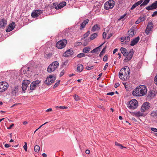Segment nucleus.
I'll return each mask as SVG.
<instances>
[{"label": "nucleus", "instance_id": "obj_1", "mask_svg": "<svg viewBox=\"0 0 157 157\" xmlns=\"http://www.w3.org/2000/svg\"><path fill=\"white\" fill-rule=\"evenodd\" d=\"M147 89L144 85H140L132 91V94L136 96H142L144 95L147 93Z\"/></svg>", "mask_w": 157, "mask_h": 157}, {"label": "nucleus", "instance_id": "obj_2", "mask_svg": "<svg viewBox=\"0 0 157 157\" xmlns=\"http://www.w3.org/2000/svg\"><path fill=\"white\" fill-rule=\"evenodd\" d=\"M130 70L128 66H125L120 71L119 74V77L120 79L123 80H125L129 78Z\"/></svg>", "mask_w": 157, "mask_h": 157}, {"label": "nucleus", "instance_id": "obj_3", "mask_svg": "<svg viewBox=\"0 0 157 157\" xmlns=\"http://www.w3.org/2000/svg\"><path fill=\"white\" fill-rule=\"evenodd\" d=\"M138 105V102L135 99H132L127 103V106L130 109H136Z\"/></svg>", "mask_w": 157, "mask_h": 157}, {"label": "nucleus", "instance_id": "obj_4", "mask_svg": "<svg viewBox=\"0 0 157 157\" xmlns=\"http://www.w3.org/2000/svg\"><path fill=\"white\" fill-rule=\"evenodd\" d=\"M59 63L57 61H55L51 64L48 67L47 71L49 73L53 72L58 67Z\"/></svg>", "mask_w": 157, "mask_h": 157}, {"label": "nucleus", "instance_id": "obj_5", "mask_svg": "<svg viewBox=\"0 0 157 157\" xmlns=\"http://www.w3.org/2000/svg\"><path fill=\"white\" fill-rule=\"evenodd\" d=\"M32 71V69L31 68L27 66H25L22 68L21 73L22 74H24L25 76L28 77L30 75V74Z\"/></svg>", "mask_w": 157, "mask_h": 157}, {"label": "nucleus", "instance_id": "obj_6", "mask_svg": "<svg viewBox=\"0 0 157 157\" xmlns=\"http://www.w3.org/2000/svg\"><path fill=\"white\" fill-rule=\"evenodd\" d=\"M67 40H62L56 43V46L58 49H62L67 44Z\"/></svg>", "mask_w": 157, "mask_h": 157}, {"label": "nucleus", "instance_id": "obj_7", "mask_svg": "<svg viewBox=\"0 0 157 157\" xmlns=\"http://www.w3.org/2000/svg\"><path fill=\"white\" fill-rule=\"evenodd\" d=\"M114 1L113 0H109L105 3L104 8L106 10L112 8L114 6Z\"/></svg>", "mask_w": 157, "mask_h": 157}, {"label": "nucleus", "instance_id": "obj_8", "mask_svg": "<svg viewBox=\"0 0 157 157\" xmlns=\"http://www.w3.org/2000/svg\"><path fill=\"white\" fill-rule=\"evenodd\" d=\"M134 51L133 49H132L130 50V51L126 55V57L124 59V62H128L130 61L133 55Z\"/></svg>", "mask_w": 157, "mask_h": 157}, {"label": "nucleus", "instance_id": "obj_9", "mask_svg": "<svg viewBox=\"0 0 157 157\" xmlns=\"http://www.w3.org/2000/svg\"><path fill=\"white\" fill-rule=\"evenodd\" d=\"M56 79L55 76L52 75H49L48 77L47 78L45 81V83L48 85H51L53 83Z\"/></svg>", "mask_w": 157, "mask_h": 157}, {"label": "nucleus", "instance_id": "obj_10", "mask_svg": "<svg viewBox=\"0 0 157 157\" xmlns=\"http://www.w3.org/2000/svg\"><path fill=\"white\" fill-rule=\"evenodd\" d=\"M40 82L41 81L39 80L33 82L30 84V90H35L36 87L39 86V84L40 83Z\"/></svg>", "mask_w": 157, "mask_h": 157}, {"label": "nucleus", "instance_id": "obj_11", "mask_svg": "<svg viewBox=\"0 0 157 157\" xmlns=\"http://www.w3.org/2000/svg\"><path fill=\"white\" fill-rule=\"evenodd\" d=\"M8 87V84L6 82H0V92H2L6 90Z\"/></svg>", "mask_w": 157, "mask_h": 157}, {"label": "nucleus", "instance_id": "obj_12", "mask_svg": "<svg viewBox=\"0 0 157 157\" xmlns=\"http://www.w3.org/2000/svg\"><path fill=\"white\" fill-rule=\"evenodd\" d=\"M151 104L148 102L144 103L141 108V111L142 112H144L148 110L150 107Z\"/></svg>", "mask_w": 157, "mask_h": 157}, {"label": "nucleus", "instance_id": "obj_13", "mask_svg": "<svg viewBox=\"0 0 157 157\" xmlns=\"http://www.w3.org/2000/svg\"><path fill=\"white\" fill-rule=\"evenodd\" d=\"M43 12V10H35L31 14V16L33 18L37 17Z\"/></svg>", "mask_w": 157, "mask_h": 157}, {"label": "nucleus", "instance_id": "obj_14", "mask_svg": "<svg viewBox=\"0 0 157 157\" xmlns=\"http://www.w3.org/2000/svg\"><path fill=\"white\" fill-rule=\"evenodd\" d=\"M153 28V24L152 22L149 23L147 25L145 30V33L148 35Z\"/></svg>", "mask_w": 157, "mask_h": 157}, {"label": "nucleus", "instance_id": "obj_15", "mask_svg": "<svg viewBox=\"0 0 157 157\" xmlns=\"http://www.w3.org/2000/svg\"><path fill=\"white\" fill-rule=\"evenodd\" d=\"M74 53V52L72 49H69L64 53L63 56L66 57H69L72 55Z\"/></svg>", "mask_w": 157, "mask_h": 157}, {"label": "nucleus", "instance_id": "obj_16", "mask_svg": "<svg viewBox=\"0 0 157 157\" xmlns=\"http://www.w3.org/2000/svg\"><path fill=\"white\" fill-rule=\"evenodd\" d=\"M15 23L14 22H12L10 24L7 29H6V31L7 32H9L12 31L15 27Z\"/></svg>", "mask_w": 157, "mask_h": 157}, {"label": "nucleus", "instance_id": "obj_17", "mask_svg": "<svg viewBox=\"0 0 157 157\" xmlns=\"http://www.w3.org/2000/svg\"><path fill=\"white\" fill-rule=\"evenodd\" d=\"M18 86H16L12 89L11 93L13 96H16L18 94Z\"/></svg>", "mask_w": 157, "mask_h": 157}, {"label": "nucleus", "instance_id": "obj_18", "mask_svg": "<svg viewBox=\"0 0 157 157\" xmlns=\"http://www.w3.org/2000/svg\"><path fill=\"white\" fill-rule=\"evenodd\" d=\"M134 28L132 27L128 30L127 32V35H129L131 37H132L135 34L134 32Z\"/></svg>", "mask_w": 157, "mask_h": 157}, {"label": "nucleus", "instance_id": "obj_19", "mask_svg": "<svg viewBox=\"0 0 157 157\" xmlns=\"http://www.w3.org/2000/svg\"><path fill=\"white\" fill-rule=\"evenodd\" d=\"M140 38L139 36H137L132 40L131 42L130 45L133 46L136 44L139 41Z\"/></svg>", "mask_w": 157, "mask_h": 157}, {"label": "nucleus", "instance_id": "obj_20", "mask_svg": "<svg viewBox=\"0 0 157 157\" xmlns=\"http://www.w3.org/2000/svg\"><path fill=\"white\" fill-rule=\"evenodd\" d=\"M89 22V20L88 19H87L86 20H84L83 22L81 24V26L80 28V29L84 28L86 26V25L88 24Z\"/></svg>", "mask_w": 157, "mask_h": 157}, {"label": "nucleus", "instance_id": "obj_21", "mask_svg": "<svg viewBox=\"0 0 157 157\" xmlns=\"http://www.w3.org/2000/svg\"><path fill=\"white\" fill-rule=\"evenodd\" d=\"M143 2V0H140L138 1V2L135 3L134 5H132V7H131V10H133L137 6L140 5L142 4V2Z\"/></svg>", "mask_w": 157, "mask_h": 157}, {"label": "nucleus", "instance_id": "obj_22", "mask_svg": "<svg viewBox=\"0 0 157 157\" xmlns=\"http://www.w3.org/2000/svg\"><path fill=\"white\" fill-rule=\"evenodd\" d=\"M6 21L4 19L0 21V28L4 27L6 25Z\"/></svg>", "mask_w": 157, "mask_h": 157}, {"label": "nucleus", "instance_id": "obj_23", "mask_svg": "<svg viewBox=\"0 0 157 157\" xmlns=\"http://www.w3.org/2000/svg\"><path fill=\"white\" fill-rule=\"evenodd\" d=\"M100 29V27L99 25L98 24H96L92 27L91 31L94 32L96 31L99 30Z\"/></svg>", "mask_w": 157, "mask_h": 157}, {"label": "nucleus", "instance_id": "obj_24", "mask_svg": "<svg viewBox=\"0 0 157 157\" xmlns=\"http://www.w3.org/2000/svg\"><path fill=\"white\" fill-rule=\"evenodd\" d=\"M105 43V42L102 44L101 45H100L99 46L96 48H95L93 50H92L90 52L91 53H94L95 52L98 53L100 50V47L102 46Z\"/></svg>", "mask_w": 157, "mask_h": 157}, {"label": "nucleus", "instance_id": "obj_25", "mask_svg": "<svg viewBox=\"0 0 157 157\" xmlns=\"http://www.w3.org/2000/svg\"><path fill=\"white\" fill-rule=\"evenodd\" d=\"M121 52L124 56H126L128 53L127 50L125 48L121 47L120 49Z\"/></svg>", "mask_w": 157, "mask_h": 157}, {"label": "nucleus", "instance_id": "obj_26", "mask_svg": "<svg viewBox=\"0 0 157 157\" xmlns=\"http://www.w3.org/2000/svg\"><path fill=\"white\" fill-rule=\"evenodd\" d=\"M77 71L80 72H82L83 69V66L81 64H79L77 65Z\"/></svg>", "mask_w": 157, "mask_h": 157}, {"label": "nucleus", "instance_id": "obj_27", "mask_svg": "<svg viewBox=\"0 0 157 157\" xmlns=\"http://www.w3.org/2000/svg\"><path fill=\"white\" fill-rule=\"evenodd\" d=\"M54 8L56 10L60 9L63 7L62 6H61L59 3V4H54Z\"/></svg>", "mask_w": 157, "mask_h": 157}, {"label": "nucleus", "instance_id": "obj_28", "mask_svg": "<svg viewBox=\"0 0 157 157\" xmlns=\"http://www.w3.org/2000/svg\"><path fill=\"white\" fill-rule=\"evenodd\" d=\"M98 34L97 33H94L90 36V40H93L96 38Z\"/></svg>", "mask_w": 157, "mask_h": 157}, {"label": "nucleus", "instance_id": "obj_29", "mask_svg": "<svg viewBox=\"0 0 157 157\" xmlns=\"http://www.w3.org/2000/svg\"><path fill=\"white\" fill-rule=\"evenodd\" d=\"M90 48L89 47H85L82 50V52L84 53H87L89 52Z\"/></svg>", "mask_w": 157, "mask_h": 157}, {"label": "nucleus", "instance_id": "obj_30", "mask_svg": "<svg viewBox=\"0 0 157 157\" xmlns=\"http://www.w3.org/2000/svg\"><path fill=\"white\" fill-rule=\"evenodd\" d=\"M146 9L148 10H153L155 9V7L154 6L152 3L150 6H147L146 8Z\"/></svg>", "mask_w": 157, "mask_h": 157}, {"label": "nucleus", "instance_id": "obj_31", "mask_svg": "<svg viewBox=\"0 0 157 157\" xmlns=\"http://www.w3.org/2000/svg\"><path fill=\"white\" fill-rule=\"evenodd\" d=\"M30 82L29 80H24L23 81L22 84L28 87V85L29 84Z\"/></svg>", "mask_w": 157, "mask_h": 157}, {"label": "nucleus", "instance_id": "obj_32", "mask_svg": "<svg viewBox=\"0 0 157 157\" xmlns=\"http://www.w3.org/2000/svg\"><path fill=\"white\" fill-rule=\"evenodd\" d=\"M150 0H144V1L142 2L143 3L140 5V7L143 6H146L149 2Z\"/></svg>", "mask_w": 157, "mask_h": 157}, {"label": "nucleus", "instance_id": "obj_33", "mask_svg": "<svg viewBox=\"0 0 157 157\" xmlns=\"http://www.w3.org/2000/svg\"><path fill=\"white\" fill-rule=\"evenodd\" d=\"M151 115L152 117H157V110H155L152 112Z\"/></svg>", "mask_w": 157, "mask_h": 157}, {"label": "nucleus", "instance_id": "obj_34", "mask_svg": "<svg viewBox=\"0 0 157 157\" xmlns=\"http://www.w3.org/2000/svg\"><path fill=\"white\" fill-rule=\"evenodd\" d=\"M145 15H141L140 16V17H139L138 19L139 20H140V21L141 22L142 21H143L145 20Z\"/></svg>", "mask_w": 157, "mask_h": 157}, {"label": "nucleus", "instance_id": "obj_35", "mask_svg": "<svg viewBox=\"0 0 157 157\" xmlns=\"http://www.w3.org/2000/svg\"><path fill=\"white\" fill-rule=\"evenodd\" d=\"M52 55V53L50 52L48 54L45 53L44 54V57L47 58H50L51 57Z\"/></svg>", "mask_w": 157, "mask_h": 157}, {"label": "nucleus", "instance_id": "obj_36", "mask_svg": "<svg viewBox=\"0 0 157 157\" xmlns=\"http://www.w3.org/2000/svg\"><path fill=\"white\" fill-rule=\"evenodd\" d=\"M90 33V31H87V32L86 33H85V34H84L83 35V37L82 38L83 39H84L86 38L89 35Z\"/></svg>", "mask_w": 157, "mask_h": 157}, {"label": "nucleus", "instance_id": "obj_37", "mask_svg": "<svg viewBox=\"0 0 157 157\" xmlns=\"http://www.w3.org/2000/svg\"><path fill=\"white\" fill-rule=\"evenodd\" d=\"M34 151L37 152L39 151L40 150V147L38 145H36L34 147Z\"/></svg>", "mask_w": 157, "mask_h": 157}, {"label": "nucleus", "instance_id": "obj_38", "mask_svg": "<svg viewBox=\"0 0 157 157\" xmlns=\"http://www.w3.org/2000/svg\"><path fill=\"white\" fill-rule=\"evenodd\" d=\"M85 56V54L84 53H80L77 56L78 58H81Z\"/></svg>", "mask_w": 157, "mask_h": 157}, {"label": "nucleus", "instance_id": "obj_39", "mask_svg": "<svg viewBox=\"0 0 157 157\" xmlns=\"http://www.w3.org/2000/svg\"><path fill=\"white\" fill-rule=\"evenodd\" d=\"M56 108H59L61 109H67V106H56L55 107Z\"/></svg>", "mask_w": 157, "mask_h": 157}, {"label": "nucleus", "instance_id": "obj_40", "mask_svg": "<svg viewBox=\"0 0 157 157\" xmlns=\"http://www.w3.org/2000/svg\"><path fill=\"white\" fill-rule=\"evenodd\" d=\"M136 115L138 117L142 116L144 115V113L140 112H138L136 113Z\"/></svg>", "mask_w": 157, "mask_h": 157}, {"label": "nucleus", "instance_id": "obj_41", "mask_svg": "<svg viewBox=\"0 0 157 157\" xmlns=\"http://www.w3.org/2000/svg\"><path fill=\"white\" fill-rule=\"evenodd\" d=\"M60 82V81L59 80H58L57 81V82L55 84L53 88H55L56 87H57L59 84Z\"/></svg>", "mask_w": 157, "mask_h": 157}, {"label": "nucleus", "instance_id": "obj_42", "mask_svg": "<svg viewBox=\"0 0 157 157\" xmlns=\"http://www.w3.org/2000/svg\"><path fill=\"white\" fill-rule=\"evenodd\" d=\"M73 97L76 101H78L80 99L79 96L76 94L74 95Z\"/></svg>", "mask_w": 157, "mask_h": 157}, {"label": "nucleus", "instance_id": "obj_43", "mask_svg": "<svg viewBox=\"0 0 157 157\" xmlns=\"http://www.w3.org/2000/svg\"><path fill=\"white\" fill-rule=\"evenodd\" d=\"M148 96L150 97H154L155 96V94L152 91H150L148 94Z\"/></svg>", "mask_w": 157, "mask_h": 157}, {"label": "nucleus", "instance_id": "obj_44", "mask_svg": "<svg viewBox=\"0 0 157 157\" xmlns=\"http://www.w3.org/2000/svg\"><path fill=\"white\" fill-rule=\"evenodd\" d=\"M82 43L80 42H76L75 43L74 46L75 47L81 45Z\"/></svg>", "mask_w": 157, "mask_h": 157}, {"label": "nucleus", "instance_id": "obj_45", "mask_svg": "<svg viewBox=\"0 0 157 157\" xmlns=\"http://www.w3.org/2000/svg\"><path fill=\"white\" fill-rule=\"evenodd\" d=\"M105 48H104L101 52L100 54L99 55V56L101 57V56L104 53H105Z\"/></svg>", "mask_w": 157, "mask_h": 157}, {"label": "nucleus", "instance_id": "obj_46", "mask_svg": "<svg viewBox=\"0 0 157 157\" xmlns=\"http://www.w3.org/2000/svg\"><path fill=\"white\" fill-rule=\"evenodd\" d=\"M130 37H131L129 35L126 36L124 38V40H125L126 41L128 42L130 40Z\"/></svg>", "mask_w": 157, "mask_h": 157}, {"label": "nucleus", "instance_id": "obj_47", "mask_svg": "<svg viewBox=\"0 0 157 157\" xmlns=\"http://www.w3.org/2000/svg\"><path fill=\"white\" fill-rule=\"evenodd\" d=\"M27 86L22 84V89L23 91H25L27 89Z\"/></svg>", "mask_w": 157, "mask_h": 157}, {"label": "nucleus", "instance_id": "obj_48", "mask_svg": "<svg viewBox=\"0 0 157 157\" xmlns=\"http://www.w3.org/2000/svg\"><path fill=\"white\" fill-rule=\"evenodd\" d=\"M25 145L23 146V148L25 151H27V145L26 142H25Z\"/></svg>", "mask_w": 157, "mask_h": 157}, {"label": "nucleus", "instance_id": "obj_49", "mask_svg": "<svg viewBox=\"0 0 157 157\" xmlns=\"http://www.w3.org/2000/svg\"><path fill=\"white\" fill-rule=\"evenodd\" d=\"M108 59V55H105L103 58V61H106Z\"/></svg>", "mask_w": 157, "mask_h": 157}, {"label": "nucleus", "instance_id": "obj_50", "mask_svg": "<svg viewBox=\"0 0 157 157\" xmlns=\"http://www.w3.org/2000/svg\"><path fill=\"white\" fill-rule=\"evenodd\" d=\"M154 82L155 84L157 86V74L154 78Z\"/></svg>", "mask_w": 157, "mask_h": 157}, {"label": "nucleus", "instance_id": "obj_51", "mask_svg": "<svg viewBox=\"0 0 157 157\" xmlns=\"http://www.w3.org/2000/svg\"><path fill=\"white\" fill-rule=\"evenodd\" d=\"M59 4L62 6L63 7H64L66 5V2H65L63 1L59 3Z\"/></svg>", "mask_w": 157, "mask_h": 157}, {"label": "nucleus", "instance_id": "obj_52", "mask_svg": "<svg viewBox=\"0 0 157 157\" xmlns=\"http://www.w3.org/2000/svg\"><path fill=\"white\" fill-rule=\"evenodd\" d=\"M152 4L155 9L157 8V1H155Z\"/></svg>", "mask_w": 157, "mask_h": 157}, {"label": "nucleus", "instance_id": "obj_53", "mask_svg": "<svg viewBox=\"0 0 157 157\" xmlns=\"http://www.w3.org/2000/svg\"><path fill=\"white\" fill-rule=\"evenodd\" d=\"M151 130L154 132H157V129L155 128H151Z\"/></svg>", "mask_w": 157, "mask_h": 157}, {"label": "nucleus", "instance_id": "obj_54", "mask_svg": "<svg viewBox=\"0 0 157 157\" xmlns=\"http://www.w3.org/2000/svg\"><path fill=\"white\" fill-rule=\"evenodd\" d=\"M156 15H157V11L154 12L152 14L151 16L152 17H153Z\"/></svg>", "mask_w": 157, "mask_h": 157}, {"label": "nucleus", "instance_id": "obj_55", "mask_svg": "<svg viewBox=\"0 0 157 157\" xmlns=\"http://www.w3.org/2000/svg\"><path fill=\"white\" fill-rule=\"evenodd\" d=\"M108 63H106L105 64V66H104V67L103 70L104 71L106 70L107 68L108 67Z\"/></svg>", "mask_w": 157, "mask_h": 157}, {"label": "nucleus", "instance_id": "obj_56", "mask_svg": "<svg viewBox=\"0 0 157 157\" xmlns=\"http://www.w3.org/2000/svg\"><path fill=\"white\" fill-rule=\"evenodd\" d=\"M64 70H62L61 72H60V75H59V76H60V77H61L63 75H64Z\"/></svg>", "mask_w": 157, "mask_h": 157}, {"label": "nucleus", "instance_id": "obj_57", "mask_svg": "<svg viewBox=\"0 0 157 157\" xmlns=\"http://www.w3.org/2000/svg\"><path fill=\"white\" fill-rule=\"evenodd\" d=\"M114 92H110L107 93V95H111V96H112L113 95H114Z\"/></svg>", "mask_w": 157, "mask_h": 157}, {"label": "nucleus", "instance_id": "obj_58", "mask_svg": "<svg viewBox=\"0 0 157 157\" xmlns=\"http://www.w3.org/2000/svg\"><path fill=\"white\" fill-rule=\"evenodd\" d=\"M106 33L105 32H104L103 33L102 36H103V37L104 39H105L106 38Z\"/></svg>", "mask_w": 157, "mask_h": 157}, {"label": "nucleus", "instance_id": "obj_59", "mask_svg": "<svg viewBox=\"0 0 157 157\" xmlns=\"http://www.w3.org/2000/svg\"><path fill=\"white\" fill-rule=\"evenodd\" d=\"M93 68V66H92L90 67H86V69L88 70H90L92 69Z\"/></svg>", "mask_w": 157, "mask_h": 157}, {"label": "nucleus", "instance_id": "obj_60", "mask_svg": "<svg viewBox=\"0 0 157 157\" xmlns=\"http://www.w3.org/2000/svg\"><path fill=\"white\" fill-rule=\"evenodd\" d=\"M119 85H120V84H119V83H116L114 85V87L115 88H117L118 86H119Z\"/></svg>", "mask_w": 157, "mask_h": 157}, {"label": "nucleus", "instance_id": "obj_61", "mask_svg": "<svg viewBox=\"0 0 157 157\" xmlns=\"http://www.w3.org/2000/svg\"><path fill=\"white\" fill-rule=\"evenodd\" d=\"M14 125V124H12L10 125V126L8 127L7 128L9 129H11V128Z\"/></svg>", "mask_w": 157, "mask_h": 157}, {"label": "nucleus", "instance_id": "obj_62", "mask_svg": "<svg viewBox=\"0 0 157 157\" xmlns=\"http://www.w3.org/2000/svg\"><path fill=\"white\" fill-rule=\"evenodd\" d=\"M141 22L140 21V20H139V19H137V20L136 21L135 23L136 24H138Z\"/></svg>", "mask_w": 157, "mask_h": 157}, {"label": "nucleus", "instance_id": "obj_63", "mask_svg": "<svg viewBox=\"0 0 157 157\" xmlns=\"http://www.w3.org/2000/svg\"><path fill=\"white\" fill-rule=\"evenodd\" d=\"M115 145H116V146H119V147H120V145H121V144L116 142L115 143Z\"/></svg>", "mask_w": 157, "mask_h": 157}, {"label": "nucleus", "instance_id": "obj_64", "mask_svg": "<svg viewBox=\"0 0 157 157\" xmlns=\"http://www.w3.org/2000/svg\"><path fill=\"white\" fill-rule=\"evenodd\" d=\"M86 153L87 154H89L90 152V151L89 150H86L85 151Z\"/></svg>", "mask_w": 157, "mask_h": 157}]
</instances>
